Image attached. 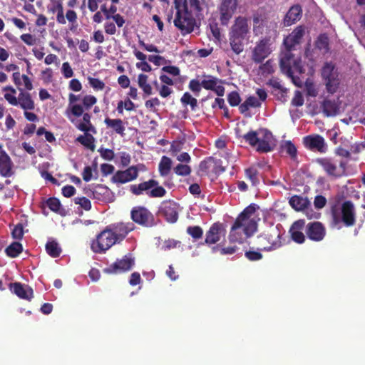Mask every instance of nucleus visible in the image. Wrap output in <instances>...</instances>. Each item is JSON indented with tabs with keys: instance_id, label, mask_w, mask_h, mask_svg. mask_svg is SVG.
Returning a JSON list of instances; mask_svg holds the SVG:
<instances>
[{
	"instance_id": "nucleus-1",
	"label": "nucleus",
	"mask_w": 365,
	"mask_h": 365,
	"mask_svg": "<svg viewBox=\"0 0 365 365\" xmlns=\"http://www.w3.org/2000/svg\"><path fill=\"white\" fill-rule=\"evenodd\" d=\"M257 209H259V206L252 203L246 207L238 215L230 232L228 238L230 242H239L241 243L243 235L250 237L257 231V223L251 217Z\"/></svg>"
},
{
	"instance_id": "nucleus-2",
	"label": "nucleus",
	"mask_w": 365,
	"mask_h": 365,
	"mask_svg": "<svg viewBox=\"0 0 365 365\" xmlns=\"http://www.w3.org/2000/svg\"><path fill=\"white\" fill-rule=\"evenodd\" d=\"M250 27L245 16L235 19L229 32V41L232 51L237 55L244 51L245 41L249 38Z\"/></svg>"
},
{
	"instance_id": "nucleus-3",
	"label": "nucleus",
	"mask_w": 365,
	"mask_h": 365,
	"mask_svg": "<svg viewBox=\"0 0 365 365\" xmlns=\"http://www.w3.org/2000/svg\"><path fill=\"white\" fill-rule=\"evenodd\" d=\"M130 191L135 195H141L145 193L150 197H162L166 194V190L159 185L158 181L150 179L139 184L130 186Z\"/></svg>"
},
{
	"instance_id": "nucleus-4",
	"label": "nucleus",
	"mask_w": 365,
	"mask_h": 365,
	"mask_svg": "<svg viewBox=\"0 0 365 365\" xmlns=\"http://www.w3.org/2000/svg\"><path fill=\"white\" fill-rule=\"evenodd\" d=\"M334 225L342 222L346 227H352L356 223V212L354 203L351 200L344 201L340 207V212L331 210Z\"/></svg>"
},
{
	"instance_id": "nucleus-5",
	"label": "nucleus",
	"mask_w": 365,
	"mask_h": 365,
	"mask_svg": "<svg viewBox=\"0 0 365 365\" xmlns=\"http://www.w3.org/2000/svg\"><path fill=\"white\" fill-rule=\"evenodd\" d=\"M321 76L327 91L330 94L335 93L340 84L339 73L335 64L332 62H325L321 70Z\"/></svg>"
},
{
	"instance_id": "nucleus-6",
	"label": "nucleus",
	"mask_w": 365,
	"mask_h": 365,
	"mask_svg": "<svg viewBox=\"0 0 365 365\" xmlns=\"http://www.w3.org/2000/svg\"><path fill=\"white\" fill-rule=\"evenodd\" d=\"M316 162L330 177L339 178L346 173V163L343 160L337 161L331 158H317Z\"/></svg>"
},
{
	"instance_id": "nucleus-7",
	"label": "nucleus",
	"mask_w": 365,
	"mask_h": 365,
	"mask_svg": "<svg viewBox=\"0 0 365 365\" xmlns=\"http://www.w3.org/2000/svg\"><path fill=\"white\" fill-rule=\"evenodd\" d=\"M173 22L175 26L180 30L182 35L192 33L196 24L195 18L188 10L176 11Z\"/></svg>"
},
{
	"instance_id": "nucleus-8",
	"label": "nucleus",
	"mask_w": 365,
	"mask_h": 365,
	"mask_svg": "<svg viewBox=\"0 0 365 365\" xmlns=\"http://www.w3.org/2000/svg\"><path fill=\"white\" fill-rule=\"evenodd\" d=\"M135 265V258L131 254L124 255L120 259L103 269V272L108 274H118L132 269Z\"/></svg>"
},
{
	"instance_id": "nucleus-9",
	"label": "nucleus",
	"mask_w": 365,
	"mask_h": 365,
	"mask_svg": "<svg viewBox=\"0 0 365 365\" xmlns=\"http://www.w3.org/2000/svg\"><path fill=\"white\" fill-rule=\"evenodd\" d=\"M117 244L112 234L106 227L91 243V250L96 253H103Z\"/></svg>"
},
{
	"instance_id": "nucleus-10",
	"label": "nucleus",
	"mask_w": 365,
	"mask_h": 365,
	"mask_svg": "<svg viewBox=\"0 0 365 365\" xmlns=\"http://www.w3.org/2000/svg\"><path fill=\"white\" fill-rule=\"evenodd\" d=\"M130 218L138 225L153 227L155 225L153 215L143 206H135L130 211Z\"/></svg>"
},
{
	"instance_id": "nucleus-11",
	"label": "nucleus",
	"mask_w": 365,
	"mask_h": 365,
	"mask_svg": "<svg viewBox=\"0 0 365 365\" xmlns=\"http://www.w3.org/2000/svg\"><path fill=\"white\" fill-rule=\"evenodd\" d=\"M259 143L257 144L256 151L261 153H267L272 151L276 146V140L272 132L264 128L259 130L258 137Z\"/></svg>"
},
{
	"instance_id": "nucleus-12",
	"label": "nucleus",
	"mask_w": 365,
	"mask_h": 365,
	"mask_svg": "<svg viewBox=\"0 0 365 365\" xmlns=\"http://www.w3.org/2000/svg\"><path fill=\"white\" fill-rule=\"evenodd\" d=\"M117 243L121 242L133 230L134 225L131 222H115L106 226Z\"/></svg>"
},
{
	"instance_id": "nucleus-13",
	"label": "nucleus",
	"mask_w": 365,
	"mask_h": 365,
	"mask_svg": "<svg viewBox=\"0 0 365 365\" xmlns=\"http://www.w3.org/2000/svg\"><path fill=\"white\" fill-rule=\"evenodd\" d=\"M239 0H222L219 6L220 21L222 26H227L235 13Z\"/></svg>"
},
{
	"instance_id": "nucleus-14",
	"label": "nucleus",
	"mask_w": 365,
	"mask_h": 365,
	"mask_svg": "<svg viewBox=\"0 0 365 365\" xmlns=\"http://www.w3.org/2000/svg\"><path fill=\"white\" fill-rule=\"evenodd\" d=\"M304 146L312 151H317L320 153H325L327 150V145L324 138L319 135H309L303 138Z\"/></svg>"
},
{
	"instance_id": "nucleus-15",
	"label": "nucleus",
	"mask_w": 365,
	"mask_h": 365,
	"mask_svg": "<svg viewBox=\"0 0 365 365\" xmlns=\"http://www.w3.org/2000/svg\"><path fill=\"white\" fill-rule=\"evenodd\" d=\"M305 232L310 240L320 242L326 235V228L320 222H310L306 225Z\"/></svg>"
},
{
	"instance_id": "nucleus-16",
	"label": "nucleus",
	"mask_w": 365,
	"mask_h": 365,
	"mask_svg": "<svg viewBox=\"0 0 365 365\" xmlns=\"http://www.w3.org/2000/svg\"><path fill=\"white\" fill-rule=\"evenodd\" d=\"M138 169L132 165L125 170H118L111 178V182L115 184H124L135 180L138 176Z\"/></svg>"
},
{
	"instance_id": "nucleus-17",
	"label": "nucleus",
	"mask_w": 365,
	"mask_h": 365,
	"mask_svg": "<svg viewBox=\"0 0 365 365\" xmlns=\"http://www.w3.org/2000/svg\"><path fill=\"white\" fill-rule=\"evenodd\" d=\"M225 233L226 230L224 225L220 222H215L212 224L207 231L205 242L202 243V245L206 244L207 245H211L215 244L220 240L221 237H224L225 235Z\"/></svg>"
},
{
	"instance_id": "nucleus-18",
	"label": "nucleus",
	"mask_w": 365,
	"mask_h": 365,
	"mask_svg": "<svg viewBox=\"0 0 365 365\" xmlns=\"http://www.w3.org/2000/svg\"><path fill=\"white\" fill-rule=\"evenodd\" d=\"M80 95H75L73 93L68 95V106L66 110L65 115L72 123L74 121L72 117L79 118L83 114V106L81 104L76 103L80 100Z\"/></svg>"
},
{
	"instance_id": "nucleus-19",
	"label": "nucleus",
	"mask_w": 365,
	"mask_h": 365,
	"mask_svg": "<svg viewBox=\"0 0 365 365\" xmlns=\"http://www.w3.org/2000/svg\"><path fill=\"white\" fill-rule=\"evenodd\" d=\"M290 50H287L282 55L279 61V66L282 73H285L287 76L292 78L294 83L297 85V80L299 77L293 76L292 65L294 62L295 58Z\"/></svg>"
},
{
	"instance_id": "nucleus-20",
	"label": "nucleus",
	"mask_w": 365,
	"mask_h": 365,
	"mask_svg": "<svg viewBox=\"0 0 365 365\" xmlns=\"http://www.w3.org/2000/svg\"><path fill=\"white\" fill-rule=\"evenodd\" d=\"M269 40L264 38L256 44L252 51V59L255 63H262L271 53Z\"/></svg>"
},
{
	"instance_id": "nucleus-21",
	"label": "nucleus",
	"mask_w": 365,
	"mask_h": 365,
	"mask_svg": "<svg viewBox=\"0 0 365 365\" xmlns=\"http://www.w3.org/2000/svg\"><path fill=\"white\" fill-rule=\"evenodd\" d=\"M9 287L11 292L20 299L31 301L34 298L33 289L28 284L21 282H13L10 283Z\"/></svg>"
},
{
	"instance_id": "nucleus-22",
	"label": "nucleus",
	"mask_w": 365,
	"mask_h": 365,
	"mask_svg": "<svg viewBox=\"0 0 365 365\" xmlns=\"http://www.w3.org/2000/svg\"><path fill=\"white\" fill-rule=\"evenodd\" d=\"M14 163L0 144V175L4 178H9L13 175Z\"/></svg>"
},
{
	"instance_id": "nucleus-23",
	"label": "nucleus",
	"mask_w": 365,
	"mask_h": 365,
	"mask_svg": "<svg viewBox=\"0 0 365 365\" xmlns=\"http://www.w3.org/2000/svg\"><path fill=\"white\" fill-rule=\"evenodd\" d=\"M304 34L302 26H297L293 31L284 39V44L287 50L292 51L300 41Z\"/></svg>"
},
{
	"instance_id": "nucleus-24",
	"label": "nucleus",
	"mask_w": 365,
	"mask_h": 365,
	"mask_svg": "<svg viewBox=\"0 0 365 365\" xmlns=\"http://www.w3.org/2000/svg\"><path fill=\"white\" fill-rule=\"evenodd\" d=\"M305 227L304 220H298L292 225L289 233L292 240L297 244H302L305 242V235L302 232Z\"/></svg>"
},
{
	"instance_id": "nucleus-25",
	"label": "nucleus",
	"mask_w": 365,
	"mask_h": 365,
	"mask_svg": "<svg viewBox=\"0 0 365 365\" xmlns=\"http://www.w3.org/2000/svg\"><path fill=\"white\" fill-rule=\"evenodd\" d=\"M160 212L168 222L174 223L178 219L177 205L173 202H165L161 207Z\"/></svg>"
},
{
	"instance_id": "nucleus-26",
	"label": "nucleus",
	"mask_w": 365,
	"mask_h": 365,
	"mask_svg": "<svg viewBox=\"0 0 365 365\" xmlns=\"http://www.w3.org/2000/svg\"><path fill=\"white\" fill-rule=\"evenodd\" d=\"M15 106L20 107L24 111L33 110L35 109V103L29 93L21 91Z\"/></svg>"
},
{
	"instance_id": "nucleus-27",
	"label": "nucleus",
	"mask_w": 365,
	"mask_h": 365,
	"mask_svg": "<svg viewBox=\"0 0 365 365\" xmlns=\"http://www.w3.org/2000/svg\"><path fill=\"white\" fill-rule=\"evenodd\" d=\"M302 14V9L299 5H294L287 11L284 18V24L286 26H291L299 21Z\"/></svg>"
},
{
	"instance_id": "nucleus-28",
	"label": "nucleus",
	"mask_w": 365,
	"mask_h": 365,
	"mask_svg": "<svg viewBox=\"0 0 365 365\" xmlns=\"http://www.w3.org/2000/svg\"><path fill=\"white\" fill-rule=\"evenodd\" d=\"M290 206L296 211H302L308 208L310 202L306 197L294 195L289 200Z\"/></svg>"
},
{
	"instance_id": "nucleus-29",
	"label": "nucleus",
	"mask_w": 365,
	"mask_h": 365,
	"mask_svg": "<svg viewBox=\"0 0 365 365\" xmlns=\"http://www.w3.org/2000/svg\"><path fill=\"white\" fill-rule=\"evenodd\" d=\"M104 123L108 128L113 129V130L119 134L121 136L125 135V126L123 121L120 118L111 119L110 118H106Z\"/></svg>"
},
{
	"instance_id": "nucleus-30",
	"label": "nucleus",
	"mask_w": 365,
	"mask_h": 365,
	"mask_svg": "<svg viewBox=\"0 0 365 365\" xmlns=\"http://www.w3.org/2000/svg\"><path fill=\"white\" fill-rule=\"evenodd\" d=\"M323 113L326 116L336 115L339 112V106L335 101L324 99L322 103Z\"/></svg>"
},
{
	"instance_id": "nucleus-31",
	"label": "nucleus",
	"mask_w": 365,
	"mask_h": 365,
	"mask_svg": "<svg viewBox=\"0 0 365 365\" xmlns=\"http://www.w3.org/2000/svg\"><path fill=\"white\" fill-rule=\"evenodd\" d=\"M81 116H83V122L78 123L76 125V128L84 133H88L89 131L96 133V129L91 122V115L88 112L83 111Z\"/></svg>"
},
{
	"instance_id": "nucleus-32",
	"label": "nucleus",
	"mask_w": 365,
	"mask_h": 365,
	"mask_svg": "<svg viewBox=\"0 0 365 365\" xmlns=\"http://www.w3.org/2000/svg\"><path fill=\"white\" fill-rule=\"evenodd\" d=\"M76 141L91 151L95 150V138L91 134L85 133V135H80L76 138Z\"/></svg>"
},
{
	"instance_id": "nucleus-33",
	"label": "nucleus",
	"mask_w": 365,
	"mask_h": 365,
	"mask_svg": "<svg viewBox=\"0 0 365 365\" xmlns=\"http://www.w3.org/2000/svg\"><path fill=\"white\" fill-rule=\"evenodd\" d=\"M172 168V160L167 156H163L158 165L159 173L161 176L165 177L169 175Z\"/></svg>"
},
{
	"instance_id": "nucleus-34",
	"label": "nucleus",
	"mask_w": 365,
	"mask_h": 365,
	"mask_svg": "<svg viewBox=\"0 0 365 365\" xmlns=\"http://www.w3.org/2000/svg\"><path fill=\"white\" fill-rule=\"evenodd\" d=\"M148 76L140 73L138 77V84L144 93V97L150 96L153 93V88L150 83H148Z\"/></svg>"
},
{
	"instance_id": "nucleus-35",
	"label": "nucleus",
	"mask_w": 365,
	"mask_h": 365,
	"mask_svg": "<svg viewBox=\"0 0 365 365\" xmlns=\"http://www.w3.org/2000/svg\"><path fill=\"white\" fill-rule=\"evenodd\" d=\"M4 93V98L11 106H15L18 97L16 96V91L11 86H5L2 88Z\"/></svg>"
},
{
	"instance_id": "nucleus-36",
	"label": "nucleus",
	"mask_w": 365,
	"mask_h": 365,
	"mask_svg": "<svg viewBox=\"0 0 365 365\" xmlns=\"http://www.w3.org/2000/svg\"><path fill=\"white\" fill-rule=\"evenodd\" d=\"M46 250L49 256L56 258L60 256L62 250L58 243L55 241H48L46 244Z\"/></svg>"
},
{
	"instance_id": "nucleus-37",
	"label": "nucleus",
	"mask_w": 365,
	"mask_h": 365,
	"mask_svg": "<svg viewBox=\"0 0 365 365\" xmlns=\"http://www.w3.org/2000/svg\"><path fill=\"white\" fill-rule=\"evenodd\" d=\"M23 251L22 245L19 242H14L10 245H9L6 250V254L12 258L16 257L21 254Z\"/></svg>"
},
{
	"instance_id": "nucleus-38",
	"label": "nucleus",
	"mask_w": 365,
	"mask_h": 365,
	"mask_svg": "<svg viewBox=\"0 0 365 365\" xmlns=\"http://www.w3.org/2000/svg\"><path fill=\"white\" fill-rule=\"evenodd\" d=\"M265 16L261 14L256 13L253 15V31L256 34L262 33L265 26Z\"/></svg>"
},
{
	"instance_id": "nucleus-39",
	"label": "nucleus",
	"mask_w": 365,
	"mask_h": 365,
	"mask_svg": "<svg viewBox=\"0 0 365 365\" xmlns=\"http://www.w3.org/2000/svg\"><path fill=\"white\" fill-rule=\"evenodd\" d=\"M51 11L53 13H57L56 21L58 24H66V21L63 14V4L61 1H57L53 6V7L51 9Z\"/></svg>"
},
{
	"instance_id": "nucleus-40",
	"label": "nucleus",
	"mask_w": 365,
	"mask_h": 365,
	"mask_svg": "<svg viewBox=\"0 0 365 365\" xmlns=\"http://www.w3.org/2000/svg\"><path fill=\"white\" fill-rule=\"evenodd\" d=\"M259 131L250 130L243 135L242 138L252 147H256L257 144L259 143Z\"/></svg>"
},
{
	"instance_id": "nucleus-41",
	"label": "nucleus",
	"mask_w": 365,
	"mask_h": 365,
	"mask_svg": "<svg viewBox=\"0 0 365 365\" xmlns=\"http://www.w3.org/2000/svg\"><path fill=\"white\" fill-rule=\"evenodd\" d=\"M180 101L182 105H190L192 110H195L197 107V101L195 98H193L191 94L188 92H185L180 98Z\"/></svg>"
},
{
	"instance_id": "nucleus-42",
	"label": "nucleus",
	"mask_w": 365,
	"mask_h": 365,
	"mask_svg": "<svg viewBox=\"0 0 365 365\" xmlns=\"http://www.w3.org/2000/svg\"><path fill=\"white\" fill-rule=\"evenodd\" d=\"M245 176L247 179H249L251 182L252 185H257L259 184V180L258 178L259 172L257 170V168L254 167H250L245 170Z\"/></svg>"
},
{
	"instance_id": "nucleus-43",
	"label": "nucleus",
	"mask_w": 365,
	"mask_h": 365,
	"mask_svg": "<svg viewBox=\"0 0 365 365\" xmlns=\"http://www.w3.org/2000/svg\"><path fill=\"white\" fill-rule=\"evenodd\" d=\"M92 193L95 198L101 200V196L103 197L108 195L109 189L103 185L98 184L94 186Z\"/></svg>"
},
{
	"instance_id": "nucleus-44",
	"label": "nucleus",
	"mask_w": 365,
	"mask_h": 365,
	"mask_svg": "<svg viewBox=\"0 0 365 365\" xmlns=\"http://www.w3.org/2000/svg\"><path fill=\"white\" fill-rule=\"evenodd\" d=\"M208 79H204L201 82L202 88L206 90L213 91L215 88L216 85L221 82V80L212 76H207Z\"/></svg>"
},
{
	"instance_id": "nucleus-45",
	"label": "nucleus",
	"mask_w": 365,
	"mask_h": 365,
	"mask_svg": "<svg viewBox=\"0 0 365 365\" xmlns=\"http://www.w3.org/2000/svg\"><path fill=\"white\" fill-rule=\"evenodd\" d=\"M282 148L288 154L292 160H296L297 156V150L296 146L290 141H286L282 145Z\"/></svg>"
},
{
	"instance_id": "nucleus-46",
	"label": "nucleus",
	"mask_w": 365,
	"mask_h": 365,
	"mask_svg": "<svg viewBox=\"0 0 365 365\" xmlns=\"http://www.w3.org/2000/svg\"><path fill=\"white\" fill-rule=\"evenodd\" d=\"M81 101L83 111L89 110L97 103V98L92 95H86L82 98Z\"/></svg>"
},
{
	"instance_id": "nucleus-47",
	"label": "nucleus",
	"mask_w": 365,
	"mask_h": 365,
	"mask_svg": "<svg viewBox=\"0 0 365 365\" xmlns=\"http://www.w3.org/2000/svg\"><path fill=\"white\" fill-rule=\"evenodd\" d=\"M187 233L195 240H199L202 237L203 230L200 226H189L187 228Z\"/></svg>"
},
{
	"instance_id": "nucleus-48",
	"label": "nucleus",
	"mask_w": 365,
	"mask_h": 365,
	"mask_svg": "<svg viewBox=\"0 0 365 365\" xmlns=\"http://www.w3.org/2000/svg\"><path fill=\"white\" fill-rule=\"evenodd\" d=\"M215 163V159L210 157L202 160L199 165V171L202 174H208L212 164Z\"/></svg>"
},
{
	"instance_id": "nucleus-49",
	"label": "nucleus",
	"mask_w": 365,
	"mask_h": 365,
	"mask_svg": "<svg viewBox=\"0 0 365 365\" xmlns=\"http://www.w3.org/2000/svg\"><path fill=\"white\" fill-rule=\"evenodd\" d=\"M192 169L190 165L178 164L174 168V172L179 176H187L191 173Z\"/></svg>"
},
{
	"instance_id": "nucleus-50",
	"label": "nucleus",
	"mask_w": 365,
	"mask_h": 365,
	"mask_svg": "<svg viewBox=\"0 0 365 365\" xmlns=\"http://www.w3.org/2000/svg\"><path fill=\"white\" fill-rule=\"evenodd\" d=\"M227 101L230 106L235 107L240 105L241 98L237 91H232L227 95Z\"/></svg>"
},
{
	"instance_id": "nucleus-51",
	"label": "nucleus",
	"mask_w": 365,
	"mask_h": 365,
	"mask_svg": "<svg viewBox=\"0 0 365 365\" xmlns=\"http://www.w3.org/2000/svg\"><path fill=\"white\" fill-rule=\"evenodd\" d=\"M259 71L263 76H267L274 73V70L272 60H268L264 63L260 65Z\"/></svg>"
},
{
	"instance_id": "nucleus-52",
	"label": "nucleus",
	"mask_w": 365,
	"mask_h": 365,
	"mask_svg": "<svg viewBox=\"0 0 365 365\" xmlns=\"http://www.w3.org/2000/svg\"><path fill=\"white\" fill-rule=\"evenodd\" d=\"M46 203L47 206L48 207V208L54 212H58L61 206L60 200L56 197L48 198L46 200Z\"/></svg>"
},
{
	"instance_id": "nucleus-53",
	"label": "nucleus",
	"mask_w": 365,
	"mask_h": 365,
	"mask_svg": "<svg viewBox=\"0 0 365 365\" xmlns=\"http://www.w3.org/2000/svg\"><path fill=\"white\" fill-rule=\"evenodd\" d=\"M88 83L90 86L96 91H101L103 90L106 85L103 81L100 80L99 78H96L93 77H88Z\"/></svg>"
},
{
	"instance_id": "nucleus-54",
	"label": "nucleus",
	"mask_w": 365,
	"mask_h": 365,
	"mask_svg": "<svg viewBox=\"0 0 365 365\" xmlns=\"http://www.w3.org/2000/svg\"><path fill=\"white\" fill-rule=\"evenodd\" d=\"M74 202L76 204L79 205L82 208H83L86 211H88L91 209V202L90 200H88L86 197H76L74 199Z\"/></svg>"
},
{
	"instance_id": "nucleus-55",
	"label": "nucleus",
	"mask_w": 365,
	"mask_h": 365,
	"mask_svg": "<svg viewBox=\"0 0 365 365\" xmlns=\"http://www.w3.org/2000/svg\"><path fill=\"white\" fill-rule=\"evenodd\" d=\"M11 235L14 239L21 240L24 236V227L22 224L18 223L11 232Z\"/></svg>"
},
{
	"instance_id": "nucleus-56",
	"label": "nucleus",
	"mask_w": 365,
	"mask_h": 365,
	"mask_svg": "<svg viewBox=\"0 0 365 365\" xmlns=\"http://www.w3.org/2000/svg\"><path fill=\"white\" fill-rule=\"evenodd\" d=\"M101 156L107 160H112L114 158L115 154L113 150L108 148H101L98 150Z\"/></svg>"
},
{
	"instance_id": "nucleus-57",
	"label": "nucleus",
	"mask_w": 365,
	"mask_h": 365,
	"mask_svg": "<svg viewBox=\"0 0 365 365\" xmlns=\"http://www.w3.org/2000/svg\"><path fill=\"white\" fill-rule=\"evenodd\" d=\"M245 255L250 261H258L262 259V255L255 250L246 251Z\"/></svg>"
},
{
	"instance_id": "nucleus-58",
	"label": "nucleus",
	"mask_w": 365,
	"mask_h": 365,
	"mask_svg": "<svg viewBox=\"0 0 365 365\" xmlns=\"http://www.w3.org/2000/svg\"><path fill=\"white\" fill-rule=\"evenodd\" d=\"M181 244L180 241L175 240L173 239H169L168 240H165L163 245V249L164 250H169L171 249L176 248L179 247Z\"/></svg>"
},
{
	"instance_id": "nucleus-59",
	"label": "nucleus",
	"mask_w": 365,
	"mask_h": 365,
	"mask_svg": "<svg viewBox=\"0 0 365 365\" xmlns=\"http://www.w3.org/2000/svg\"><path fill=\"white\" fill-rule=\"evenodd\" d=\"M189 89L195 93L197 96L201 91V88L202 87L201 83L196 79H192L188 85Z\"/></svg>"
},
{
	"instance_id": "nucleus-60",
	"label": "nucleus",
	"mask_w": 365,
	"mask_h": 365,
	"mask_svg": "<svg viewBox=\"0 0 365 365\" xmlns=\"http://www.w3.org/2000/svg\"><path fill=\"white\" fill-rule=\"evenodd\" d=\"M304 71L305 70L302 66V60L299 58H295L294 62L292 65L293 74L294 73L302 74L304 73Z\"/></svg>"
},
{
	"instance_id": "nucleus-61",
	"label": "nucleus",
	"mask_w": 365,
	"mask_h": 365,
	"mask_svg": "<svg viewBox=\"0 0 365 365\" xmlns=\"http://www.w3.org/2000/svg\"><path fill=\"white\" fill-rule=\"evenodd\" d=\"M292 104L294 106H302L304 104V97L299 91H296L292 100Z\"/></svg>"
},
{
	"instance_id": "nucleus-62",
	"label": "nucleus",
	"mask_w": 365,
	"mask_h": 365,
	"mask_svg": "<svg viewBox=\"0 0 365 365\" xmlns=\"http://www.w3.org/2000/svg\"><path fill=\"white\" fill-rule=\"evenodd\" d=\"M62 73L66 78H71L73 76V71L68 62H64L62 64Z\"/></svg>"
},
{
	"instance_id": "nucleus-63",
	"label": "nucleus",
	"mask_w": 365,
	"mask_h": 365,
	"mask_svg": "<svg viewBox=\"0 0 365 365\" xmlns=\"http://www.w3.org/2000/svg\"><path fill=\"white\" fill-rule=\"evenodd\" d=\"M327 203V199L322 195H317L314 200V207L317 209L323 208Z\"/></svg>"
},
{
	"instance_id": "nucleus-64",
	"label": "nucleus",
	"mask_w": 365,
	"mask_h": 365,
	"mask_svg": "<svg viewBox=\"0 0 365 365\" xmlns=\"http://www.w3.org/2000/svg\"><path fill=\"white\" fill-rule=\"evenodd\" d=\"M20 38L28 46H33L36 43V38L31 34H24Z\"/></svg>"
}]
</instances>
